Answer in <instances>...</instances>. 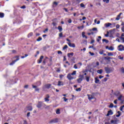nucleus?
Returning <instances> with one entry per match:
<instances>
[{"instance_id":"28","label":"nucleus","mask_w":124,"mask_h":124,"mask_svg":"<svg viewBox=\"0 0 124 124\" xmlns=\"http://www.w3.org/2000/svg\"><path fill=\"white\" fill-rule=\"evenodd\" d=\"M85 78H86V79L87 82H89V81H90V77H86Z\"/></svg>"},{"instance_id":"12","label":"nucleus","mask_w":124,"mask_h":124,"mask_svg":"<svg viewBox=\"0 0 124 124\" xmlns=\"http://www.w3.org/2000/svg\"><path fill=\"white\" fill-rule=\"evenodd\" d=\"M110 115H113V111H112V110H109L108 113L107 114V116L108 117V116H110Z\"/></svg>"},{"instance_id":"37","label":"nucleus","mask_w":124,"mask_h":124,"mask_svg":"<svg viewBox=\"0 0 124 124\" xmlns=\"http://www.w3.org/2000/svg\"><path fill=\"white\" fill-rule=\"evenodd\" d=\"M89 54H90V55L91 56H94V53L93 52H92L90 51Z\"/></svg>"},{"instance_id":"61","label":"nucleus","mask_w":124,"mask_h":124,"mask_svg":"<svg viewBox=\"0 0 124 124\" xmlns=\"http://www.w3.org/2000/svg\"><path fill=\"white\" fill-rule=\"evenodd\" d=\"M30 115H31V112H28L27 114V117H30Z\"/></svg>"},{"instance_id":"14","label":"nucleus","mask_w":124,"mask_h":124,"mask_svg":"<svg viewBox=\"0 0 124 124\" xmlns=\"http://www.w3.org/2000/svg\"><path fill=\"white\" fill-rule=\"evenodd\" d=\"M58 86H63V82L62 81H59Z\"/></svg>"},{"instance_id":"19","label":"nucleus","mask_w":124,"mask_h":124,"mask_svg":"<svg viewBox=\"0 0 124 124\" xmlns=\"http://www.w3.org/2000/svg\"><path fill=\"white\" fill-rule=\"evenodd\" d=\"M117 122H118V120H111L110 123L111 124H117Z\"/></svg>"},{"instance_id":"6","label":"nucleus","mask_w":124,"mask_h":124,"mask_svg":"<svg viewBox=\"0 0 124 124\" xmlns=\"http://www.w3.org/2000/svg\"><path fill=\"white\" fill-rule=\"evenodd\" d=\"M87 96L88 97V99L89 100H92V99H94V96L92 94H87Z\"/></svg>"},{"instance_id":"7","label":"nucleus","mask_w":124,"mask_h":124,"mask_svg":"<svg viewBox=\"0 0 124 124\" xmlns=\"http://www.w3.org/2000/svg\"><path fill=\"white\" fill-rule=\"evenodd\" d=\"M71 74H68L67 76V78L68 79V80H73V79H74V78L71 76Z\"/></svg>"},{"instance_id":"51","label":"nucleus","mask_w":124,"mask_h":124,"mask_svg":"<svg viewBox=\"0 0 124 124\" xmlns=\"http://www.w3.org/2000/svg\"><path fill=\"white\" fill-rule=\"evenodd\" d=\"M0 16H4V14L3 13H0Z\"/></svg>"},{"instance_id":"63","label":"nucleus","mask_w":124,"mask_h":124,"mask_svg":"<svg viewBox=\"0 0 124 124\" xmlns=\"http://www.w3.org/2000/svg\"><path fill=\"white\" fill-rule=\"evenodd\" d=\"M121 40H123V42L124 43V37H121Z\"/></svg>"},{"instance_id":"30","label":"nucleus","mask_w":124,"mask_h":124,"mask_svg":"<svg viewBox=\"0 0 124 124\" xmlns=\"http://www.w3.org/2000/svg\"><path fill=\"white\" fill-rule=\"evenodd\" d=\"M115 31H116V29H113L112 30H110V32H111V33H114V32H115Z\"/></svg>"},{"instance_id":"11","label":"nucleus","mask_w":124,"mask_h":124,"mask_svg":"<svg viewBox=\"0 0 124 124\" xmlns=\"http://www.w3.org/2000/svg\"><path fill=\"white\" fill-rule=\"evenodd\" d=\"M51 86H52V84H47L45 85V88L46 89H50V88H51Z\"/></svg>"},{"instance_id":"16","label":"nucleus","mask_w":124,"mask_h":124,"mask_svg":"<svg viewBox=\"0 0 124 124\" xmlns=\"http://www.w3.org/2000/svg\"><path fill=\"white\" fill-rule=\"evenodd\" d=\"M102 72H103V70L102 69L98 70L97 71V73H98L99 74H101Z\"/></svg>"},{"instance_id":"60","label":"nucleus","mask_w":124,"mask_h":124,"mask_svg":"<svg viewBox=\"0 0 124 124\" xmlns=\"http://www.w3.org/2000/svg\"><path fill=\"white\" fill-rule=\"evenodd\" d=\"M94 40H92L91 42V44H93V43H94Z\"/></svg>"},{"instance_id":"18","label":"nucleus","mask_w":124,"mask_h":124,"mask_svg":"<svg viewBox=\"0 0 124 124\" xmlns=\"http://www.w3.org/2000/svg\"><path fill=\"white\" fill-rule=\"evenodd\" d=\"M95 83L96 84L99 83V79H98V78H95Z\"/></svg>"},{"instance_id":"10","label":"nucleus","mask_w":124,"mask_h":124,"mask_svg":"<svg viewBox=\"0 0 124 124\" xmlns=\"http://www.w3.org/2000/svg\"><path fill=\"white\" fill-rule=\"evenodd\" d=\"M26 108L28 111H32V106H28Z\"/></svg>"},{"instance_id":"62","label":"nucleus","mask_w":124,"mask_h":124,"mask_svg":"<svg viewBox=\"0 0 124 124\" xmlns=\"http://www.w3.org/2000/svg\"><path fill=\"white\" fill-rule=\"evenodd\" d=\"M52 25H53V26L55 27L57 25V24L56 23V22H53Z\"/></svg>"},{"instance_id":"59","label":"nucleus","mask_w":124,"mask_h":124,"mask_svg":"<svg viewBox=\"0 0 124 124\" xmlns=\"http://www.w3.org/2000/svg\"><path fill=\"white\" fill-rule=\"evenodd\" d=\"M123 109H124V107L122 106L120 107V111H123Z\"/></svg>"},{"instance_id":"29","label":"nucleus","mask_w":124,"mask_h":124,"mask_svg":"<svg viewBox=\"0 0 124 124\" xmlns=\"http://www.w3.org/2000/svg\"><path fill=\"white\" fill-rule=\"evenodd\" d=\"M103 1L106 2V3H109V0H103Z\"/></svg>"},{"instance_id":"5","label":"nucleus","mask_w":124,"mask_h":124,"mask_svg":"<svg viewBox=\"0 0 124 124\" xmlns=\"http://www.w3.org/2000/svg\"><path fill=\"white\" fill-rule=\"evenodd\" d=\"M58 122H59V119L55 118V119H52L50 121H49V124H52L53 123L54 124H56V123H58Z\"/></svg>"},{"instance_id":"45","label":"nucleus","mask_w":124,"mask_h":124,"mask_svg":"<svg viewBox=\"0 0 124 124\" xmlns=\"http://www.w3.org/2000/svg\"><path fill=\"white\" fill-rule=\"evenodd\" d=\"M92 31H97V29L96 28H93Z\"/></svg>"},{"instance_id":"58","label":"nucleus","mask_w":124,"mask_h":124,"mask_svg":"<svg viewBox=\"0 0 124 124\" xmlns=\"http://www.w3.org/2000/svg\"><path fill=\"white\" fill-rule=\"evenodd\" d=\"M53 4H54V5H58V2H53Z\"/></svg>"},{"instance_id":"9","label":"nucleus","mask_w":124,"mask_h":124,"mask_svg":"<svg viewBox=\"0 0 124 124\" xmlns=\"http://www.w3.org/2000/svg\"><path fill=\"white\" fill-rule=\"evenodd\" d=\"M32 87L33 89H35V92H39V88L37 87V86L34 85H32Z\"/></svg>"},{"instance_id":"21","label":"nucleus","mask_w":124,"mask_h":124,"mask_svg":"<svg viewBox=\"0 0 124 124\" xmlns=\"http://www.w3.org/2000/svg\"><path fill=\"white\" fill-rule=\"evenodd\" d=\"M111 57H109L108 56L105 57V60H107V61H110L111 60Z\"/></svg>"},{"instance_id":"54","label":"nucleus","mask_w":124,"mask_h":124,"mask_svg":"<svg viewBox=\"0 0 124 124\" xmlns=\"http://www.w3.org/2000/svg\"><path fill=\"white\" fill-rule=\"evenodd\" d=\"M71 47H73V48H75V44H72Z\"/></svg>"},{"instance_id":"31","label":"nucleus","mask_w":124,"mask_h":124,"mask_svg":"<svg viewBox=\"0 0 124 124\" xmlns=\"http://www.w3.org/2000/svg\"><path fill=\"white\" fill-rule=\"evenodd\" d=\"M76 92H81V88H77V89H76Z\"/></svg>"},{"instance_id":"57","label":"nucleus","mask_w":124,"mask_h":124,"mask_svg":"<svg viewBox=\"0 0 124 124\" xmlns=\"http://www.w3.org/2000/svg\"><path fill=\"white\" fill-rule=\"evenodd\" d=\"M24 88L25 89H28V88H29V85H26L24 86Z\"/></svg>"},{"instance_id":"13","label":"nucleus","mask_w":124,"mask_h":124,"mask_svg":"<svg viewBox=\"0 0 124 124\" xmlns=\"http://www.w3.org/2000/svg\"><path fill=\"white\" fill-rule=\"evenodd\" d=\"M43 58H44L43 56H41L40 57V59L38 60V63H41L42 62V59H43Z\"/></svg>"},{"instance_id":"47","label":"nucleus","mask_w":124,"mask_h":124,"mask_svg":"<svg viewBox=\"0 0 124 124\" xmlns=\"http://www.w3.org/2000/svg\"><path fill=\"white\" fill-rule=\"evenodd\" d=\"M76 4L77 3H80V0H76Z\"/></svg>"},{"instance_id":"46","label":"nucleus","mask_w":124,"mask_h":124,"mask_svg":"<svg viewBox=\"0 0 124 124\" xmlns=\"http://www.w3.org/2000/svg\"><path fill=\"white\" fill-rule=\"evenodd\" d=\"M74 68H75V69H77V68H78L77 64H75L74 66Z\"/></svg>"},{"instance_id":"33","label":"nucleus","mask_w":124,"mask_h":124,"mask_svg":"<svg viewBox=\"0 0 124 124\" xmlns=\"http://www.w3.org/2000/svg\"><path fill=\"white\" fill-rule=\"evenodd\" d=\"M32 34H33L32 32H31L28 34V37H30V36H32Z\"/></svg>"},{"instance_id":"49","label":"nucleus","mask_w":124,"mask_h":124,"mask_svg":"<svg viewBox=\"0 0 124 124\" xmlns=\"http://www.w3.org/2000/svg\"><path fill=\"white\" fill-rule=\"evenodd\" d=\"M121 71L123 73H124V67L121 68Z\"/></svg>"},{"instance_id":"23","label":"nucleus","mask_w":124,"mask_h":124,"mask_svg":"<svg viewBox=\"0 0 124 124\" xmlns=\"http://www.w3.org/2000/svg\"><path fill=\"white\" fill-rule=\"evenodd\" d=\"M108 50H110V51H113L114 47L113 46H111L109 47Z\"/></svg>"},{"instance_id":"2","label":"nucleus","mask_w":124,"mask_h":124,"mask_svg":"<svg viewBox=\"0 0 124 124\" xmlns=\"http://www.w3.org/2000/svg\"><path fill=\"white\" fill-rule=\"evenodd\" d=\"M83 79H84V75H79L78 76V78L77 79L78 83L79 84L81 83V82L83 81Z\"/></svg>"},{"instance_id":"64","label":"nucleus","mask_w":124,"mask_h":124,"mask_svg":"<svg viewBox=\"0 0 124 124\" xmlns=\"http://www.w3.org/2000/svg\"><path fill=\"white\" fill-rule=\"evenodd\" d=\"M122 31H123V32H124V26L122 27Z\"/></svg>"},{"instance_id":"3","label":"nucleus","mask_w":124,"mask_h":124,"mask_svg":"<svg viewBox=\"0 0 124 124\" xmlns=\"http://www.w3.org/2000/svg\"><path fill=\"white\" fill-rule=\"evenodd\" d=\"M42 106H43V107H45V106H46V105H45V104L44 103H43L42 102H39L38 104L37 105V108H41Z\"/></svg>"},{"instance_id":"48","label":"nucleus","mask_w":124,"mask_h":124,"mask_svg":"<svg viewBox=\"0 0 124 124\" xmlns=\"http://www.w3.org/2000/svg\"><path fill=\"white\" fill-rule=\"evenodd\" d=\"M118 102V99H116L114 101V103H115V104H117Z\"/></svg>"},{"instance_id":"50","label":"nucleus","mask_w":124,"mask_h":124,"mask_svg":"<svg viewBox=\"0 0 124 124\" xmlns=\"http://www.w3.org/2000/svg\"><path fill=\"white\" fill-rule=\"evenodd\" d=\"M121 104H123L124 102V99H123L122 100H120Z\"/></svg>"},{"instance_id":"56","label":"nucleus","mask_w":124,"mask_h":124,"mask_svg":"<svg viewBox=\"0 0 124 124\" xmlns=\"http://www.w3.org/2000/svg\"><path fill=\"white\" fill-rule=\"evenodd\" d=\"M63 99H64V101H67L68 99L65 97H63Z\"/></svg>"},{"instance_id":"26","label":"nucleus","mask_w":124,"mask_h":124,"mask_svg":"<svg viewBox=\"0 0 124 124\" xmlns=\"http://www.w3.org/2000/svg\"><path fill=\"white\" fill-rule=\"evenodd\" d=\"M119 94H120V92H119V91H117L115 93V95H116V96H118Z\"/></svg>"},{"instance_id":"34","label":"nucleus","mask_w":124,"mask_h":124,"mask_svg":"<svg viewBox=\"0 0 124 124\" xmlns=\"http://www.w3.org/2000/svg\"><path fill=\"white\" fill-rule=\"evenodd\" d=\"M103 53H104V51L103 50H101L99 51V54H100V55H103Z\"/></svg>"},{"instance_id":"41","label":"nucleus","mask_w":124,"mask_h":124,"mask_svg":"<svg viewBox=\"0 0 124 124\" xmlns=\"http://www.w3.org/2000/svg\"><path fill=\"white\" fill-rule=\"evenodd\" d=\"M45 100L46 102H48L49 101V99H48L47 98H45Z\"/></svg>"},{"instance_id":"17","label":"nucleus","mask_w":124,"mask_h":124,"mask_svg":"<svg viewBox=\"0 0 124 124\" xmlns=\"http://www.w3.org/2000/svg\"><path fill=\"white\" fill-rule=\"evenodd\" d=\"M73 55H74V53L73 52H71L67 54V56L68 58H70V56H71L72 57L73 56Z\"/></svg>"},{"instance_id":"44","label":"nucleus","mask_w":124,"mask_h":124,"mask_svg":"<svg viewBox=\"0 0 124 124\" xmlns=\"http://www.w3.org/2000/svg\"><path fill=\"white\" fill-rule=\"evenodd\" d=\"M72 22V20H71V19H70L68 20V22L69 24H71Z\"/></svg>"},{"instance_id":"35","label":"nucleus","mask_w":124,"mask_h":124,"mask_svg":"<svg viewBox=\"0 0 124 124\" xmlns=\"http://www.w3.org/2000/svg\"><path fill=\"white\" fill-rule=\"evenodd\" d=\"M71 75H76V71H74L72 74Z\"/></svg>"},{"instance_id":"43","label":"nucleus","mask_w":124,"mask_h":124,"mask_svg":"<svg viewBox=\"0 0 124 124\" xmlns=\"http://www.w3.org/2000/svg\"><path fill=\"white\" fill-rule=\"evenodd\" d=\"M68 46H69L70 47H71V46H72V44H71V43H70V42H69V43H68Z\"/></svg>"},{"instance_id":"24","label":"nucleus","mask_w":124,"mask_h":124,"mask_svg":"<svg viewBox=\"0 0 124 124\" xmlns=\"http://www.w3.org/2000/svg\"><path fill=\"white\" fill-rule=\"evenodd\" d=\"M108 56H114V54H113V53H112V52H108Z\"/></svg>"},{"instance_id":"22","label":"nucleus","mask_w":124,"mask_h":124,"mask_svg":"<svg viewBox=\"0 0 124 124\" xmlns=\"http://www.w3.org/2000/svg\"><path fill=\"white\" fill-rule=\"evenodd\" d=\"M103 42H106V43H108L109 42V41H108V40H106L105 39H103L102 40Z\"/></svg>"},{"instance_id":"20","label":"nucleus","mask_w":124,"mask_h":124,"mask_svg":"<svg viewBox=\"0 0 124 124\" xmlns=\"http://www.w3.org/2000/svg\"><path fill=\"white\" fill-rule=\"evenodd\" d=\"M58 29L59 30L60 32H61V31H62V28L61 26H58Z\"/></svg>"},{"instance_id":"39","label":"nucleus","mask_w":124,"mask_h":124,"mask_svg":"<svg viewBox=\"0 0 124 124\" xmlns=\"http://www.w3.org/2000/svg\"><path fill=\"white\" fill-rule=\"evenodd\" d=\"M118 58L120 59V60H124V57H121V56H119Z\"/></svg>"},{"instance_id":"40","label":"nucleus","mask_w":124,"mask_h":124,"mask_svg":"<svg viewBox=\"0 0 124 124\" xmlns=\"http://www.w3.org/2000/svg\"><path fill=\"white\" fill-rule=\"evenodd\" d=\"M80 6H81V7L85 8V5L83 3H81Z\"/></svg>"},{"instance_id":"55","label":"nucleus","mask_w":124,"mask_h":124,"mask_svg":"<svg viewBox=\"0 0 124 124\" xmlns=\"http://www.w3.org/2000/svg\"><path fill=\"white\" fill-rule=\"evenodd\" d=\"M93 46H94V45H93V46H90L89 48H93Z\"/></svg>"},{"instance_id":"53","label":"nucleus","mask_w":124,"mask_h":124,"mask_svg":"<svg viewBox=\"0 0 124 124\" xmlns=\"http://www.w3.org/2000/svg\"><path fill=\"white\" fill-rule=\"evenodd\" d=\"M58 54H61V55H62V52L59 50L58 51Z\"/></svg>"},{"instance_id":"42","label":"nucleus","mask_w":124,"mask_h":124,"mask_svg":"<svg viewBox=\"0 0 124 124\" xmlns=\"http://www.w3.org/2000/svg\"><path fill=\"white\" fill-rule=\"evenodd\" d=\"M59 37H62V32H61L59 33Z\"/></svg>"},{"instance_id":"8","label":"nucleus","mask_w":124,"mask_h":124,"mask_svg":"<svg viewBox=\"0 0 124 124\" xmlns=\"http://www.w3.org/2000/svg\"><path fill=\"white\" fill-rule=\"evenodd\" d=\"M118 50L119 51H124V46L120 45L118 46Z\"/></svg>"},{"instance_id":"4","label":"nucleus","mask_w":124,"mask_h":124,"mask_svg":"<svg viewBox=\"0 0 124 124\" xmlns=\"http://www.w3.org/2000/svg\"><path fill=\"white\" fill-rule=\"evenodd\" d=\"M15 58H16V59L15 61H12V62L10 63V65H13V64H14V63H15L16 62H17V61H19V58H20V56H16L15 57Z\"/></svg>"},{"instance_id":"25","label":"nucleus","mask_w":124,"mask_h":124,"mask_svg":"<svg viewBox=\"0 0 124 124\" xmlns=\"http://www.w3.org/2000/svg\"><path fill=\"white\" fill-rule=\"evenodd\" d=\"M108 107L109 108H113V107H114V104H113V103H111Z\"/></svg>"},{"instance_id":"27","label":"nucleus","mask_w":124,"mask_h":124,"mask_svg":"<svg viewBox=\"0 0 124 124\" xmlns=\"http://www.w3.org/2000/svg\"><path fill=\"white\" fill-rule=\"evenodd\" d=\"M111 25H112V24H111V23H107V24H106V26L107 27H110V26H111Z\"/></svg>"},{"instance_id":"52","label":"nucleus","mask_w":124,"mask_h":124,"mask_svg":"<svg viewBox=\"0 0 124 124\" xmlns=\"http://www.w3.org/2000/svg\"><path fill=\"white\" fill-rule=\"evenodd\" d=\"M20 8H22V9H25V8H26V6L25 5H23L21 6Z\"/></svg>"},{"instance_id":"1","label":"nucleus","mask_w":124,"mask_h":124,"mask_svg":"<svg viewBox=\"0 0 124 124\" xmlns=\"http://www.w3.org/2000/svg\"><path fill=\"white\" fill-rule=\"evenodd\" d=\"M105 70L108 74L109 73H110V72H113L114 71V68L112 67H105Z\"/></svg>"},{"instance_id":"15","label":"nucleus","mask_w":124,"mask_h":124,"mask_svg":"<svg viewBox=\"0 0 124 124\" xmlns=\"http://www.w3.org/2000/svg\"><path fill=\"white\" fill-rule=\"evenodd\" d=\"M124 97L123 96V95H120V96L118 97V100H122L123 99Z\"/></svg>"},{"instance_id":"38","label":"nucleus","mask_w":124,"mask_h":124,"mask_svg":"<svg viewBox=\"0 0 124 124\" xmlns=\"http://www.w3.org/2000/svg\"><path fill=\"white\" fill-rule=\"evenodd\" d=\"M60 109H57L56 110V114H60Z\"/></svg>"},{"instance_id":"36","label":"nucleus","mask_w":124,"mask_h":124,"mask_svg":"<svg viewBox=\"0 0 124 124\" xmlns=\"http://www.w3.org/2000/svg\"><path fill=\"white\" fill-rule=\"evenodd\" d=\"M67 48H68L67 45H65L63 47V50H65V49H67Z\"/></svg>"},{"instance_id":"32","label":"nucleus","mask_w":124,"mask_h":124,"mask_svg":"<svg viewBox=\"0 0 124 124\" xmlns=\"http://www.w3.org/2000/svg\"><path fill=\"white\" fill-rule=\"evenodd\" d=\"M41 40H42V38H41V37H39L37 39V41H40Z\"/></svg>"}]
</instances>
